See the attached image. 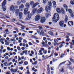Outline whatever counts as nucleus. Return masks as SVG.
<instances>
[{
    "instance_id": "1",
    "label": "nucleus",
    "mask_w": 74,
    "mask_h": 74,
    "mask_svg": "<svg viewBox=\"0 0 74 74\" xmlns=\"http://www.w3.org/2000/svg\"><path fill=\"white\" fill-rule=\"evenodd\" d=\"M28 11V9L27 8H25L24 10V13L25 15H26L27 14L28 16L25 19V21H28L30 20L32 18V13H30V12Z\"/></svg>"
},
{
    "instance_id": "2",
    "label": "nucleus",
    "mask_w": 74,
    "mask_h": 74,
    "mask_svg": "<svg viewBox=\"0 0 74 74\" xmlns=\"http://www.w3.org/2000/svg\"><path fill=\"white\" fill-rule=\"evenodd\" d=\"M59 19V14L57 13H56L54 14V16L53 18V21L54 23L57 22V21H58Z\"/></svg>"
},
{
    "instance_id": "3",
    "label": "nucleus",
    "mask_w": 74,
    "mask_h": 74,
    "mask_svg": "<svg viewBox=\"0 0 74 74\" xmlns=\"http://www.w3.org/2000/svg\"><path fill=\"white\" fill-rule=\"evenodd\" d=\"M48 4V6L47 5L45 7V10L46 12H50L51 11V8L52 7V2L50 1H49Z\"/></svg>"
},
{
    "instance_id": "4",
    "label": "nucleus",
    "mask_w": 74,
    "mask_h": 74,
    "mask_svg": "<svg viewBox=\"0 0 74 74\" xmlns=\"http://www.w3.org/2000/svg\"><path fill=\"white\" fill-rule=\"evenodd\" d=\"M39 30H41V31L40 32V31L37 30V33H38L40 35V36H44L45 33L44 32H45V30H44V29L42 28V27L41 26H39Z\"/></svg>"
},
{
    "instance_id": "5",
    "label": "nucleus",
    "mask_w": 74,
    "mask_h": 74,
    "mask_svg": "<svg viewBox=\"0 0 74 74\" xmlns=\"http://www.w3.org/2000/svg\"><path fill=\"white\" fill-rule=\"evenodd\" d=\"M7 1L6 0H5L3 1V3L1 4V6L2 7L3 10V11H5L6 10V7H5V5L6 4V3Z\"/></svg>"
},
{
    "instance_id": "6",
    "label": "nucleus",
    "mask_w": 74,
    "mask_h": 74,
    "mask_svg": "<svg viewBox=\"0 0 74 74\" xmlns=\"http://www.w3.org/2000/svg\"><path fill=\"white\" fill-rule=\"evenodd\" d=\"M34 1H30V5H33L32 8H35L37 5H38L39 4V3L38 2L34 4Z\"/></svg>"
},
{
    "instance_id": "7",
    "label": "nucleus",
    "mask_w": 74,
    "mask_h": 74,
    "mask_svg": "<svg viewBox=\"0 0 74 74\" xmlns=\"http://www.w3.org/2000/svg\"><path fill=\"white\" fill-rule=\"evenodd\" d=\"M40 14H38L35 17V21H39L40 19Z\"/></svg>"
},
{
    "instance_id": "8",
    "label": "nucleus",
    "mask_w": 74,
    "mask_h": 74,
    "mask_svg": "<svg viewBox=\"0 0 74 74\" xmlns=\"http://www.w3.org/2000/svg\"><path fill=\"white\" fill-rule=\"evenodd\" d=\"M24 9V5L23 4H21V5L19 7V9L21 11H23V9Z\"/></svg>"
},
{
    "instance_id": "9",
    "label": "nucleus",
    "mask_w": 74,
    "mask_h": 74,
    "mask_svg": "<svg viewBox=\"0 0 74 74\" xmlns=\"http://www.w3.org/2000/svg\"><path fill=\"white\" fill-rule=\"evenodd\" d=\"M15 10V8L14 6L12 5L10 7V10L11 11H14Z\"/></svg>"
},
{
    "instance_id": "10",
    "label": "nucleus",
    "mask_w": 74,
    "mask_h": 74,
    "mask_svg": "<svg viewBox=\"0 0 74 74\" xmlns=\"http://www.w3.org/2000/svg\"><path fill=\"white\" fill-rule=\"evenodd\" d=\"M42 10H43V8H40L36 12V13L38 14H40V13H41L42 12Z\"/></svg>"
},
{
    "instance_id": "11",
    "label": "nucleus",
    "mask_w": 74,
    "mask_h": 74,
    "mask_svg": "<svg viewBox=\"0 0 74 74\" xmlns=\"http://www.w3.org/2000/svg\"><path fill=\"white\" fill-rule=\"evenodd\" d=\"M45 20H46V19H45V17H42L41 18V20L40 21V22L41 23H44L45 22Z\"/></svg>"
},
{
    "instance_id": "12",
    "label": "nucleus",
    "mask_w": 74,
    "mask_h": 74,
    "mask_svg": "<svg viewBox=\"0 0 74 74\" xmlns=\"http://www.w3.org/2000/svg\"><path fill=\"white\" fill-rule=\"evenodd\" d=\"M64 21H61L59 23L60 26L61 27H63L64 26Z\"/></svg>"
},
{
    "instance_id": "13",
    "label": "nucleus",
    "mask_w": 74,
    "mask_h": 74,
    "mask_svg": "<svg viewBox=\"0 0 74 74\" xmlns=\"http://www.w3.org/2000/svg\"><path fill=\"white\" fill-rule=\"evenodd\" d=\"M10 71H11V73H15L17 71V70L16 69H14L12 68L10 69Z\"/></svg>"
},
{
    "instance_id": "14",
    "label": "nucleus",
    "mask_w": 74,
    "mask_h": 74,
    "mask_svg": "<svg viewBox=\"0 0 74 74\" xmlns=\"http://www.w3.org/2000/svg\"><path fill=\"white\" fill-rule=\"evenodd\" d=\"M23 13L21 12L19 13V19H21L22 18Z\"/></svg>"
},
{
    "instance_id": "15",
    "label": "nucleus",
    "mask_w": 74,
    "mask_h": 74,
    "mask_svg": "<svg viewBox=\"0 0 74 74\" xmlns=\"http://www.w3.org/2000/svg\"><path fill=\"white\" fill-rule=\"evenodd\" d=\"M25 58H24V57L23 56L21 57L20 58V57L19 56H18V61H19V60H21L22 59H24Z\"/></svg>"
},
{
    "instance_id": "16",
    "label": "nucleus",
    "mask_w": 74,
    "mask_h": 74,
    "mask_svg": "<svg viewBox=\"0 0 74 74\" xmlns=\"http://www.w3.org/2000/svg\"><path fill=\"white\" fill-rule=\"evenodd\" d=\"M19 13V9H17L16 11V12H15V14L16 16H18Z\"/></svg>"
},
{
    "instance_id": "17",
    "label": "nucleus",
    "mask_w": 74,
    "mask_h": 74,
    "mask_svg": "<svg viewBox=\"0 0 74 74\" xmlns=\"http://www.w3.org/2000/svg\"><path fill=\"white\" fill-rule=\"evenodd\" d=\"M68 24L69 26H73V22L72 21H69Z\"/></svg>"
},
{
    "instance_id": "18",
    "label": "nucleus",
    "mask_w": 74,
    "mask_h": 74,
    "mask_svg": "<svg viewBox=\"0 0 74 74\" xmlns=\"http://www.w3.org/2000/svg\"><path fill=\"white\" fill-rule=\"evenodd\" d=\"M4 33L5 34H9L8 33V29H6L4 31Z\"/></svg>"
},
{
    "instance_id": "19",
    "label": "nucleus",
    "mask_w": 74,
    "mask_h": 74,
    "mask_svg": "<svg viewBox=\"0 0 74 74\" xmlns=\"http://www.w3.org/2000/svg\"><path fill=\"white\" fill-rule=\"evenodd\" d=\"M57 12L59 14H60L61 12L60 9L59 8H58L56 9Z\"/></svg>"
},
{
    "instance_id": "20",
    "label": "nucleus",
    "mask_w": 74,
    "mask_h": 74,
    "mask_svg": "<svg viewBox=\"0 0 74 74\" xmlns=\"http://www.w3.org/2000/svg\"><path fill=\"white\" fill-rule=\"evenodd\" d=\"M25 6L27 8H29V7H30V5L29 4V3H27L25 4Z\"/></svg>"
},
{
    "instance_id": "21",
    "label": "nucleus",
    "mask_w": 74,
    "mask_h": 74,
    "mask_svg": "<svg viewBox=\"0 0 74 74\" xmlns=\"http://www.w3.org/2000/svg\"><path fill=\"white\" fill-rule=\"evenodd\" d=\"M53 4L54 5V7H56V2H55V1H53Z\"/></svg>"
},
{
    "instance_id": "22",
    "label": "nucleus",
    "mask_w": 74,
    "mask_h": 74,
    "mask_svg": "<svg viewBox=\"0 0 74 74\" xmlns=\"http://www.w3.org/2000/svg\"><path fill=\"white\" fill-rule=\"evenodd\" d=\"M49 34L51 35L52 36H53V33L51 31H49Z\"/></svg>"
},
{
    "instance_id": "23",
    "label": "nucleus",
    "mask_w": 74,
    "mask_h": 74,
    "mask_svg": "<svg viewBox=\"0 0 74 74\" xmlns=\"http://www.w3.org/2000/svg\"><path fill=\"white\" fill-rule=\"evenodd\" d=\"M61 10L62 13L63 14H65V12H64V9H63V8H61Z\"/></svg>"
},
{
    "instance_id": "24",
    "label": "nucleus",
    "mask_w": 74,
    "mask_h": 74,
    "mask_svg": "<svg viewBox=\"0 0 74 74\" xmlns=\"http://www.w3.org/2000/svg\"><path fill=\"white\" fill-rule=\"evenodd\" d=\"M72 5H74V0H71L70 3Z\"/></svg>"
},
{
    "instance_id": "25",
    "label": "nucleus",
    "mask_w": 74,
    "mask_h": 74,
    "mask_svg": "<svg viewBox=\"0 0 74 74\" xmlns=\"http://www.w3.org/2000/svg\"><path fill=\"white\" fill-rule=\"evenodd\" d=\"M21 3V1H18L17 2V4L18 5H20Z\"/></svg>"
},
{
    "instance_id": "26",
    "label": "nucleus",
    "mask_w": 74,
    "mask_h": 74,
    "mask_svg": "<svg viewBox=\"0 0 74 74\" xmlns=\"http://www.w3.org/2000/svg\"><path fill=\"white\" fill-rule=\"evenodd\" d=\"M49 14L48 13L46 14V18H48L49 17Z\"/></svg>"
},
{
    "instance_id": "27",
    "label": "nucleus",
    "mask_w": 74,
    "mask_h": 74,
    "mask_svg": "<svg viewBox=\"0 0 74 74\" xmlns=\"http://www.w3.org/2000/svg\"><path fill=\"white\" fill-rule=\"evenodd\" d=\"M60 72L62 73H64V69L62 68H61L60 70Z\"/></svg>"
},
{
    "instance_id": "28",
    "label": "nucleus",
    "mask_w": 74,
    "mask_h": 74,
    "mask_svg": "<svg viewBox=\"0 0 74 74\" xmlns=\"http://www.w3.org/2000/svg\"><path fill=\"white\" fill-rule=\"evenodd\" d=\"M67 20H68V17H66L65 18L64 20L65 22L66 23L67 22Z\"/></svg>"
},
{
    "instance_id": "29",
    "label": "nucleus",
    "mask_w": 74,
    "mask_h": 74,
    "mask_svg": "<svg viewBox=\"0 0 74 74\" xmlns=\"http://www.w3.org/2000/svg\"><path fill=\"white\" fill-rule=\"evenodd\" d=\"M37 11V8H35L34 9L33 12H35L36 11Z\"/></svg>"
},
{
    "instance_id": "30",
    "label": "nucleus",
    "mask_w": 74,
    "mask_h": 74,
    "mask_svg": "<svg viewBox=\"0 0 74 74\" xmlns=\"http://www.w3.org/2000/svg\"><path fill=\"white\" fill-rule=\"evenodd\" d=\"M32 38H36V39H38V38H37V37L36 36H32Z\"/></svg>"
},
{
    "instance_id": "31",
    "label": "nucleus",
    "mask_w": 74,
    "mask_h": 74,
    "mask_svg": "<svg viewBox=\"0 0 74 74\" xmlns=\"http://www.w3.org/2000/svg\"><path fill=\"white\" fill-rule=\"evenodd\" d=\"M21 1L23 3H25L26 2V0H21Z\"/></svg>"
},
{
    "instance_id": "32",
    "label": "nucleus",
    "mask_w": 74,
    "mask_h": 74,
    "mask_svg": "<svg viewBox=\"0 0 74 74\" xmlns=\"http://www.w3.org/2000/svg\"><path fill=\"white\" fill-rule=\"evenodd\" d=\"M47 71H48L49 74H50V68L49 67L47 68Z\"/></svg>"
},
{
    "instance_id": "33",
    "label": "nucleus",
    "mask_w": 74,
    "mask_h": 74,
    "mask_svg": "<svg viewBox=\"0 0 74 74\" xmlns=\"http://www.w3.org/2000/svg\"><path fill=\"white\" fill-rule=\"evenodd\" d=\"M68 11H69V13H71V12H73V11L71 9H69L68 10Z\"/></svg>"
},
{
    "instance_id": "34",
    "label": "nucleus",
    "mask_w": 74,
    "mask_h": 74,
    "mask_svg": "<svg viewBox=\"0 0 74 74\" xmlns=\"http://www.w3.org/2000/svg\"><path fill=\"white\" fill-rule=\"evenodd\" d=\"M54 41L55 43H57L58 42V40L55 39H54Z\"/></svg>"
},
{
    "instance_id": "35",
    "label": "nucleus",
    "mask_w": 74,
    "mask_h": 74,
    "mask_svg": "<svg viewBox=\"0 0 74 74\" xmlns=\"http://www.w3.org/2000/svg\"><path fill=\"white\" fill-rule=\"evenodd\" d=\"M4 64L5 66H8V64H7V62H5L4 63Z\"/></svg>"
},
{
    "instance_id": "36",
    "label": "nucleus",
    "mask_w": 74,
    "mask_h": 74,
    "mask_svg": "<svg viewBox=\"0 0 74 74\" xmlns=\"http://www.w3.org/2000/svg\"><path fill=\"white\" fill-rule=\"evenodd\" d=\"M24 64L25 65H27L28 64V62L27 61H25L24 62Z\"/></svg>"
},
{
    "instance_id": "37",
    "label": "nucleus",
    "mask_w": 74,
    "mask_h": 74,
    "mask_svg": "<svg viewBox=\"0 0 74 74\" xmlns=\"http://www.w3.org/2000/svg\"><path fill=\"white\" fill-rule=\"evenodd\" d=\"M43 53L44 54H46L47 53V50H44L43 51Z\"/></svg>"
},
{
    "instance_id": "38",
    "label": "nucleus",
    "mask_w": 74,
    "mask_h": 74,
    "mask_svg": "<svg viewBox=\"0 0 74 74\" xmlns=\"http://www.w3.org/2000/svg\"><path fill=\"white\" fill-rule=\"evenodd\" d=\"M43 3L44 4L47 3V0H43Z\"/></svg>"
},
{
    "instance_id": "39",
    "label": "nucleus",
    "mask_w": 74,
    "mask_h": 74,
    "mask_svg": "<svg viewBox=\"0 0 74 74\" xmlns=\"http://www.w3.org/2000/svg\"><path fill=\"white\" fill-rule=\"evenodd\" d=\"M23 42L25 43H27V40H26L25 39H24L23 40Z\"/></svg>"
},
{
    "instance_id": "40",
    "label": "nucleus",
    "mask_w": 74,
    "mask_h": 74,
    "mask_svg": "<svg viewBox=\"0 0 74 74\" xmlns=\"http://www.w3.org/2000/svg\"><path fill=\"white\" fill-rule=\"evenodd\" d=\"M17 48L18 51H21V47L19 46H18Z\"/></svg>"
},
{
    "instance_id": "41",
    "label": "nucleus",
    "mask_w": 74,
    "mask_h": 74,
    "mask_svg": "<svg viewBox=\"0 0 74 74\" xmlns=\"http://www.w3.org/2000/svg\"><path fill=\"white\" fill-rule=\"evenodd\" d=\"M64 7V8H68V6H67V5H66L64 4L63 5Z\"/></svg>"
},
{
    "instance_id": "42",
    "label": "nucleus",
    "mask_w": 74,
    "mask_h": 74,
    "mask_svg": "<svg viewBox=\"0 0 74 74\" xmlns=\"http://www.w3.org/2000/svg\"><path fill=\"white\" fill-rule=\"evenodd\" d=\"M18 64L19 65H21V64H23V60H21V62H19Z\"/></svg>"
},
{
    "instance_id": "43",
    "label": "nucleus",
    "mask_w": 74,
    "mask_h": 74,
    "mask_svg": "<svg viewBox=\"0 0 74 74\" xmlns=\"http://www.w3.org/2000/svg\"><path fill=\"white\" fill-rule=\"evenodd\" d=\"M66 62H67V61H66L65 62H62L60 64V66H61V65H62V64H64V63H65Z\"/></svg>"
},
{
    "instance_id": "44",
    "label": "nucleus",
    "mask_w": 74,
    "mask_h": 74,
    "mask_svg": "<svg viewBox=\"0 0 74 74\" xmlns=\"http://www.w3.org/2000/svg\"><path fill=\"white\" fill-rule=\"evenodd\" d=\"M70 60H71V61L72 62H73V63H74V59H72V58H70Z\"/></svg>"
},
{
    "instance_id": "45",
    "label": "nucleus",
    "mask_w": 74,
    "mask_h": 74,
    "mask_svg": "<svg viewBox=\"0 0 74 74\" xmlns=\"http://www.w3.org/2000/svg\"><path fill=\"white\" fill-rule=\"evenodd\" d=\"M63 44H61L60 45L59 48H62V47H63Z\"/></svg>"
},
{
    "instance_id": "46",
    "label": "nucleus",
    "mask_w": 74,
    "mask_h": 74,
    "mask_svg": "<svg viewBox=\"0 0 74 74\" xmlns=\"http://www.w3.org/2000/svg\"><path fill=\"white\" fill-rule=\"evenodd\" d=\"M22 46L24 47H25V46H26V43H23L22 44Z\"/></svg>"
},
{
    "instance_id": "47",
    "label": "nucleus",
    "mask_w": 74,
    "mask_h": 74,
    "mask_svg": "<svg viewBox=\"0 0 74 74\" xmlns=\"http://www.w3.org/2000/svg\"><path fill=\"white\" fill-rule=\"evenodd\" d=\"M16 22V23H15L16 25H21V24H19V22H18L17 21Z\"/></svg>"
},
{
    "instance_id": "48",
    "label": "nucleus",
    "mask_w": 74,
    "mask_h": 74,
    "mask_svg": "<svg viewBox=\"0 0 74 74\" xmlns=\"http://www.w3.org/2000/svg\"><path fill=\"white\" fill-rule=\"evenodd\" d=\"M12 21H16V22H17V21H16V20L14 18H12Z\"/></svg>"
},
{
    "instance_id": "49",
    "label": "nucleus",
    "mask_w": 74,
    "mask_h": 74,
    "mask_svg": "<svg viewBox=\"0 0 74 74\" xmlns=\"http://www.w3.org/2000/svg\"><path fill=\"white\" fill-rule=\"evenodd\" d=\"M64 54L63 53L60 56V58H62L63 57H64Z\"/></svg>"
},
{
    "instance_id": "50",
    "label": "nucleus",
    "mask_w": 74,
    "mask_h": 74,
    "mask_svg": "<svg viewBox=\"0 0 74 74\" xmlns=\"http://www.w3.org/2000/svg\"><path fill=\"white\" fill-rule=\"evenodd\" d=\"M14 29L16 31L17 33L18 32V28H14Z\"/></svg>"
},
{
    "instance_id": "51",
    "label": "nucleus",
    "mask_w": 74,
    "mask_h": 74,
    "mask_svg": "<svg viewBox=\"0 0 74 74\" xmlns=\"http://www.w3.org/2000/svg\"><path fill=\"white\" fill-rule=\"evenodd\" d=\"M35 55L37 56V51L36 50H35Z\"/></svg>"
},
{
    "instance_id": "52",
    "label": "nucleus",
    "mask_w": 74,
    "mask_h": 74,
    "mask_svg": "<svg viewBox=\"0 0 74 74\" xmlns=\"http://www.w3.org/2000/svg\"><path fill=\"white\" fill-rule=\"evenodd\" d=\"M10 44V43L8 42H6L5 43V45H8Z\"/></svg>"
},
{
    "instance_id": "53",
    "label": "nucleus",
    "mask_w": 74,
    "mask_h": 74,
    "mask_svg": "<svg viewBox=\"0 0 74 74\" xmlns=\"http://www.w3.org/2000/svg\"><path fill=\"white\" fill-rule=\"evenodd\" d=\"M40 50H41V51H44V50H45V49H44V48H40Z\"/></svg>"
},
{
    "instance_id": "54",
    "label": "nucleus",
    "mask_w": 74,
    "mask_h": 74,
    "mask_svg": "<svg viewBox=\"0 0 74 74\" xmlns=\"http://www.w3.org/2000/svg\"><path fill=\"white\" fill-rule=\"evenodd\" d=\"M5 16L6 17V18H10V17L9 16H8L7 15H5Z\"/></svg>"
},
{
    "instance_id": "55",
    "label": "nucleus",
    "mask_w": 74,
    "mask_h": 74,
    "mask_svg": "<svg viewBox=\"0 0 74 74\" xmlns=\"http://www.w3.org/2000/svg\"><path fill=\"white\" fill-rule=\"evenodd\" d=\"M19 39L20 40H23V38L21 37H19Z\"/></svg>"
},
{
    "instance_id": "56",
    "label": "nucleus",
    "mask_w": 74,
    "mask_h": 74,
    "mask_svg": "<svg viewBox=\"0 0 74 74\" xmlns=\"http://www.w3.org/2000/svg\"><path fill=\"white\" fill-rule=\"evenodd\" d=\"M18 36V35L16 34L14 35V36L15 37V38H16V37H17Z\"/></svg>"
},
{
    "instance_id": "57",
    "label": "nucleus",
    "mask_w": 74,
    "mask_h": 74,
    "mask_svg": "<svg viewBox=\"0 0 74 74\" xmlns=\"http://www.w3.org/2000/svg\"><path fill=\"white\" fill-rule=\"evenodd\" d=\"M10 48L9 47H7V49H8V51H10Z\"/></svg>"
},
{
    "instance_id": "58",
    "label": "nucleus",
    "mask_w": 74,
    "mask_h": 74,
    "mask_svg": "<svg viewBox=\"0 0 74 74\" xmlns=\"http://www.w3.org/2000/svg\"><path fill=\"white\" fill-rule=\"evenodd\" d=\"M25 27H26L25 26H23V27L21 28V29H24Z\"/></svg>"
},
{
    "instance_id": "59",
    "label": "nucleus",
    "mask_w": 74,
    "mask_h": 74,
    "mask_svg": "<svg viewBox=\"0 0 74 74\" xmlns=\"http://www.w3.org/2000/svg\"><path fill=\"white\" fill-rule=\"evenodd\" d=\"M19 69H21V70H22L23 69V67H19Z\"/></svg>"
},
{
    "instance_id": "60",
    "label": "nucleus",
    "mask_w": 74,
    "mask_h": 74,
    "mask_svg": "<svg viewBox=\"0 0 74 74\" xmlns=\"http://www.w3.org/2000/svg\"><path fill=\"white\" fill-rule=\"evenodd\" d=\"M42 44L44 45H45V42H44V41H42Z\"/></svg>"
},
{
    "instance_id": "61",
    "label": "nucleus",
    "mask_w": 74,
    "mask_h": 74,
    "mask_svg": "<svg viewBox=\"0 0 74 74\" xmlns=\"http://www.w3.org/2000/svg\"><path fill=\"white\" fill-rule=\"evenodd\" d=\"M27 74H30V73H29V70H27Z\"/></svg>"
},
{
    "instance_id": "62",
    "label": "nucleus",
    "mask_w": 74,
    "mask_h": 74,
    "mask_svg": "<svg viewBox=\"0 0 74 74\" xmlns=\"http://www.w3.org/2000/svg\"><path fill=\"white\" fill-rule=\"evenodd\" d=\"M11 64H12V62H10V63H9L8 64V66H10V65H11Z\"/></svg>"
},
{
    "instance_id": "63",
    "label": "nucleus",
    "mask_w": 74,
    "mask_h": 74,
    "mask_svg": "<svg viewBox=\"0 0 74 74\" xmlns=\"http://www.w3.org/2000/svg\"><path fill=\"white\" fill-rule=\"evenodd\" d=\"M25 54H27V50H26L25 51Z\"/></svg>"
},
{
    "instance_id": "64",
    "label": "nucleus",
    "mask_w": 74,
    "mask_h": 74,
    "mask_svg": "<svg viewBox=\"0 0 74 74\" xmlns=\"http://www.w3.org/2000/svg\"><path fill=\"white\" fill-rule=\"evenodd\" d=\"M70 40V38H68L66 40V41H69Z\"/></svg>"
}]
</instances>
